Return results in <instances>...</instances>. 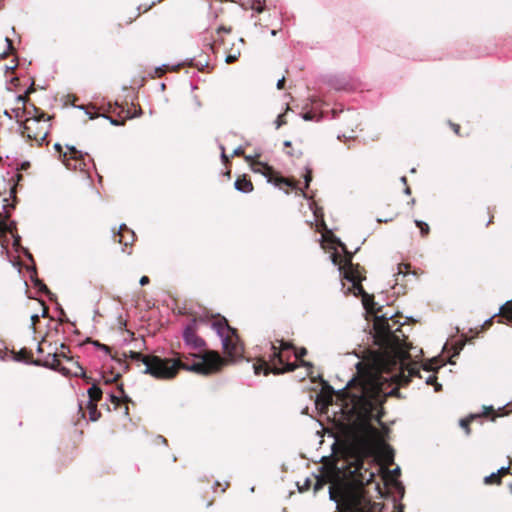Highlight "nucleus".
Segmentation results:
<instances>
[{"label": "nucleus", "instance_id": "a18cd8bd", "mask_svg": "<svg viewBox=\"0 0 512 512\" xmlns=\"http://www.w3.org/2000/svg\"><path fill=\"white\" fill-rule=\"evenodd\" d=\"M86 114L89 116L90 119H94V118L100 116L99 114H92L89 111H86Z\"/></svg>", "mask_w": 512, "mask_h": 512}, {"label": "nucleus", "instance_id": "c85d7f7f", "mask_svg": "<svg viewBox=\"0 0 512 512\" xmlns=\"http://www.w3.org/2000/svg\"><path fill=\"white\" fill-rule=\"evenodd\" d=\"M469 419H461L460 420V426L466 430V433L468 434L469 433V429H468V424H469Z\"/></svg>", "mask_w": 512, "mask_h": 512}, {"label": "nucleus", "instance_id": "4be33fe9", "mask_svg": "<svg viewBox=\"0 0 512 512\" xmlns=\"http://www.w3.org/2000/svg\"><path fill=\"white\" fill-rule=\"evenodd\" d=\"M437 363H438L437 359L430 360V362L424 366V370H426L428 372L437 370L438 368H440V365H438Z\"/></svg>", "mask_w": 512, "mask_h": 512}, {"label": "nucleus", "instance_id": "ea45409f", "mask_svg": "<svg viewBox=\"0 0 512 512\" xmlns=\"http://www.w3.org/2000/svg\"><path fill=\"white\" fill-rule=\"evenodd\" d=\"M509 470H510V467L507 466V467H501L500 469H498L497 472H498L499 475H501V474L509 472Z\"/></svg>", "mask_w": 512, "mask_h": 512}, {"label": "nucleus", "instance_id": "ddd939ff", "mask_svg": "<svg viewBox=\"0 0 512 512\" xmlns=\"http://www.w3.org/2000/svg\"><path fill=\"white\" fill-rule=\"evenodd\" d=\"M234 187L236 190L242 193H249L253 190L251 181L247 180L246 178H238L234 183Z\"/></svg>", "mask_w": 512, "mask_h": 512}, {"label": "nucleus", "instance_id": "5fc2aeb1", "mask_svg": "<svg viewBox=\"0 0 512 512\" xmlns=\"http://www.w3.org/2000/svg\"><path fill=\"white\" fill-rule=\"evenodd\" d=\"M37 351H38V353H42L43 352V349H42L41 345H38Z\"/></svg>", "mask_w": 512, "mask_h": 512}, {"label": "nucleus", "instance_id": "3c124183", "mask_svg": "<svg viewBox=\"0 0 512 512\" xmlns=\"http://www.w3.org/2000/svg\"><path fill=\"white\" fill-rule=\"evenodd\" d=\"M302 364L306 367H308V369L310 370L311 368V364L310 363H307V362H302Z\"/></svg>", "mask_w": 512, "mask_h": 512}, {"label": "nucleus", "instance_id": "2f4dec72", "mask_svg": "<svg viewBox=\"0 0 512 512\" xmlns=\"http://www.w3.org/2000/svg\"><path fill=\"white\" fill-rule=\"evenodd\" d=\"M407 268H408V266H407V265L399 264V265L397 266V270H398L397 274H398V275H400V274L405 275V272H404V270H403V269H405V270H406Z\"/></svg>", "mask_w": 512, "mask_h": 512}, {"label": "nucleus", "instance_id": "a211bd4d", "mask_svg": "<svg viewBox=\"0 0 512 512\" xmlns=\"http://www.w3.org/2000/svg\"><path fill=\"white\" fill-rule=\"evenodd\" d=\"M265 7V0H252L251 9L257 13H261Z\"/></svg>", "mask_w": 512, "mask_h": 512}, {"label": "nucleus", "instance_id": "dca6fc26", "mask_svg": "<svg viewBox=\"0 0 512 512\" xmlns=\"http://www.w3.org/2000/svg\"><path fill=\"white\" fill-rule=\"evenodd\" d=\"M240 54H241V51H240V49H239V48H236V49L232 48L231 52H230V53H228V54L226 55V57H225V61H226V63H232V62H234L235 60H237V59H238V57L240 56Z\"/></svg>", "mask_w": 512, "mask_h": 512}, {"label": "nucleus", "instance_id": "8fccbe9b", "mask_svg": "<svg viewBox=\"0 0 512 512\" xmlns=\"http://www.w3.org/2000/svg\"><path fill=\"white\" fill-rule=\"evenodd\" d=\"M54 147H55L56 150L61 151V145L60 144H55Z\"/></svg>", "mask_w": 512, "mask_h": 512}, {"label": "nucleus", "instance_id": "c756f323", "mask_svg": "<svg viewBox=\"0 0 512 512\" xmlns=\"http://www.w3.org/2000/svg\"><path fill=\"white\" fill-rule=\"evenodd\" d=\"M67 349V347L64 345V344H61V347H60V350H57L56 352L59 353V358L60 357H63V358H66V352L65 350Z\"/></svg>", "mask_w": 512, "mask_h": 512}, {"label": "nucleus", "instance_id": "bf43d9fd", "mask_svg": "<svg viewBox=\"0 0 512 512\" xmlns=\"http://www.w3.org/2000/svg\"><path fill=\"white\" fill-rule=\"evenodd\" d=\"M163 443H166V439L163 437H159Z\"/></svg>", "mask_w": 512, "mask_h": 512}, {"label": "nucleus", "instance_id": "0e129e2a", "mask_svg": "<svg viewBox=\"0 0 512 512\" xmlns=\"http://www.w3.org/2000/svg\"><path fill=\"white\" fill-rule=\"evenodd\" d=\"M240 44H243V39L238 40Z\"/></svg>", "mask_w": 512, "mask_h": 512}, {"label": "nucleus", "instance_id": "79ce46f5", "mask_svg": "<svg viewBox=\"0 0 512 512\" xmlns=\"http://www.w3.org/2000/svg\"><path fill=\"white\" fill-rule=\"evenodd\" d=\"M5 41L7 43L8 49L11 50L13 48L12 41L8 37L5 38Z\"/></svg>", "mask_w": 512, "mask_h": 512}, {"label": "nucleus", "instance_id": "4d7b16f0", "mask_svg": "<svg viewBox=\"0 0 512 512\" xmlns=\"http://www.w3.org/2000/svg\"><path fill=\"white\" fill-rule=\"evenodd\" d=\"M46 313H47V310L44 308L43 309V312H42V316L45 317L46 316Z\"/></svg>", "mask_w": 512, "mask_h": 512}, {"label": "nucleus", "instance_id": "bb28decb", "mask_svg": "<svg viewBox=\"0 0 512 512\" xmlns=\"http://www.w3.org/2000/svg\"><path fill=\"white\" fill-rule=\"evenodd\" d=\"M307 353L306 349L305 348H302L300 351H295L294 352V356L296 358V360H299L301 359L303 356H305Z\"/></svg>", "mask_w": 512, "mask_h": 512}, {"label": "nucleus", "instance_id": "1a4fd4ad", "mask_svg": "<svg viewBox=\"0 0 512 512\" xmlns=\"http://www.w3.org/2000/svg\"><path fill=\"white\" fill-rule=\"evenodd\" d=\"M197 321L192 319L190 323L183 330V339L186 344L191 349L202 351L205 346V341L197 336Z\"/></svg>", "mask_w": 512, "mask_h": 512}, {"label": "nucleus", "instance_id": "412c9836", "mask_svg": "<svg viewBox=\"0 0 512 512\" xmlns=\"http://www.w3.org/2000/svg\"><path fill=\"white\" fill-rule=\"evenodd\" d=\"M415 224L420 229L422 235H426L429 232V226L427 223L420 220H415Z\"/></svg>", "mask_w": 512, "mask_h": 512}, {"label": "nucleus", "instance_id": "f3484780", "mask_svg": "<svg viewBox=\"0 0 512 512\" xmlns=\"http://www.w3.org/2000/svg\"><path fill=\"white\" fill-rule=\"evenodd\" d=\"M88 409H89V414H90V420L96 421L100 415L97 412V405L95 403H92L91 401H88Z\"/></svg>", "mask_w": 512, "mask_h": 512}, {"label": "nucleus", "instance_id": "b1692460", "mask_svg": "<svg viewBox=\"0 0 512 512\" xmlns=\"http://www.w3.org/2000/svg\"><path fill=\"white\" fill-rule=\"evenodd\" d=\"M324 484H325V481L323 479L317 478L314 483V486H313L314 492H318L319 490H321L323 488Z\"/></svg>", "mask_w": 512, "mask_h": 512}, {"label": "nucleus", "instance_id": "e433bc0d", "mask_svg": "<svg viewBox=\"0 0 512 512\" xmlns=\"http://www.w3.org/2000/svg\"><path fill=\"white\" fill-rule=\"evenodd\" d=\"M242 154H243V149H242V147H237V148H236V149H234V151H233V155H235V156H240V155H242Z\"/></svg>", "mask_w": 512, "mask_h": 512}, {"label": "nucleus", "instance_id": "473e14b6", "mask_svg": "<svg viewBox=\"0 0 512 512\" xmlns=\"http://www.w3.org/2000/svg\"><path fill=\"white\" fill-rule=\"evenodd\" d=\"M275 123L276 128H280L285 123V121L283 120V115H279Z\"/></svg>", "mask_w": 512, "mask_h": 512}, {"label": "nucleus", "instance_id": "a878e982", "mask_svg": "<svg viewBox=\"0 0 512 512\" xmlns=\"http://www.w3.org/2000/svg\"><path fill=\"white\" fill-rule=\"evenodd\" d=\"M102 117L108 119L110 121V123L114 126H120V125H123L124 124V121H119L117 119H114V118H111L109 116H106V115H101Z\"/></svg>", "mask_w": 512, "mask_h": 512}, {"label": "nucleus", "instance_id": "680f3d73", "mask_svg": "<svg viewBox=\"0 0 512 512\" xmlns=\"http://www.w3.org/2000/svg\"><path fill=\"white\" fill-rule=\"evenodd\" d=\"M15 66H8L7 69H14Z\"/></svg>", "mask_w": 512, "mask_h": 512}, {"label": "nucleus", "instance_id": "f03ea898", "mask_svg": "<svg viewBox=\"0 0 512 512\" xmlns=\"http://www.w3.org/2000/svg\"><path fill=\"white\" fill-rule=\"evenodd\" d=\"M130 358L144 364L145 374L162 380L173 378L180 368L204 375L211 374L218 371L224 362L216 352L212 351H205L201 361L192 365L183 364L179 359H162L155 355H144L134 351L130 352Z\"/></svg>", "mask_w": 512, "mask_h": 512}, {"label": "nucleus", "instance_id": "7c9ffc66", "mask_svg": "<svg viewBox=\"0 0 512 512\" xmlns=\"http://www.w3.org/2000/svg\"><path fill=\"white\" fill-rule=\"evenodd\" d=\"M305 188H307L309 186V183L311 181V171L307 169V173L305 175Z\"/></svg>", "mask_w": 512, "mask_h": 512}, {"label": "nucleus", "instance_id": "052dcab7", "mask_svg": "<svg viewBox=\"0 0 512 512\" xmlns=\"http://www.w3.org/2000/svg\"><path fill=\"white\" fill-rule=\"evenodd\" d=\"M492 319H493L492 317H491V318H489V319L486 321V323H490V322L492 321Z\"/></svg>", "mask_w": 512, "mask_h": 512}, {"label": "nucleus", "instance_id": "49530a36", "mask_svg": "<svg viewBox=\"0 0 512 512\" xmlns=\"http://www.w3.org/2000/svg\"><path fill=\"white\" fill-rule=\"evenodd\" d=\"M4 114H5L6 116H8L10 119H12V118H13L12 113H11V110H10V111H7V110H6V111L4 112Z\"/></svg>", "mask_w": 512, "mask_h": 512}, {"label": "nucleus", "instance_id": "aec40b11", "mask_svg": "<svg viewBox=\"0 0 512 512\" xmlns=\"http://www.w3.org/2000/svg\"><path fill=\"white\" fill-rule=\"evenodd\" d=\"M500 481V475L498 472H493L484 478L486 484L498 483Z\"/></svg>", "mask_w": 512, "mask_h": 512}, {"label": "nucleus", "instance_id": "6ab92c4d", "mask_svg": "<svg viewBox=\"0 0 512 512\" xmlns=\"http://www.w3.org/2000/svg\"><path fill=\"white\" fill-rule=\"evenodd\" d=\"M436 379V376L434 374H431L425 379V383L427 385H434V390L437 392L441 390V385L436 382Z\"/></svg>", "mask_w": 512, "mask_h": 512}, {"label": "nucleus", "instance_id": "864d4df0", "mask_svg": "<svg viewBox=\"0 0 512 512\" xmlns=\"http://www.w3.org/2000/svg\"><path fill=\"white\" fill-rule=\"evenodd\" d=\"M406 181H407V179H406V177H405V176L401 177V183L406 184Z\"/></svg>", "mask_w": 512, "mask_h": 512}, {"label": "nucleus", "instance_id": "20e7f679", "mask_svg": "<svg viewBox=\"0 0 512 512\" xmlns=\"http://www.w3.org/2000/svg\"><path fill=\"white\" fill-rule=\"evenodd\" d=\"M331 260L334 265H338L339 273L342 277V290L344 294L353 293L355 296L362 295V302L369 313H374V301L372 296L366 294L361 285L364 276L358 265L351 262V254L342 259L336 253L331 254Z\"/></svg>", "mask_w": 512, "mask_h": 512}, {"label": "nucleus", "instance_id": "f257e3e1", "mask_svg": "<svg viewBox=\"0 0 512 512\" xmlns=\"http://www.w3.org/2000/svg\"><path fill=\"white\" fill-rule=\"evenodd\" d=\"M392 316H375V341L379 350L371 354L362 369L356 364L359 377L352 378L343 392L340 412L342 420L355 441L365 447H384L388 428L381 422L382 403L392 393L391 385L406 384L419 376L420 367L412 360L410 350L399 328L393 329Z\"/></svg>", "mask_w": 512, "mask_h": 512}, {"label": "nucleus", "instance_id": "72a5a7b5", "mask_svg": "<svg viewBox=\"0 0 512 512\" xmlns=\"http://www.w3.org/2000/svg\"><path fill=\"white\" fill-rule=\"evenodd\" d=\"M219 147H220V149H221V158H222L223 162H227V161H228V157H227V155L225 154V148H224V146L221 144Z\"/></svg>", "mask_w": 512, "mask_h": 512}, {"label": "nucleus", "instance_id": "4c0bfd02", "mask_svg": "<svg viewBox=\"0 0 512 512\" xmlns=\"http://www.w3.org/2000/svg\"><path fill=\"white\" fill-rule=\"evenodd\" d=\"M36 285L38 286L39 290H41V291H48V289H47V287H46V285H45V284H43V283H41V282L37 281V282H36Z\"/></svg>", "mask_w": 512, "mask_h": 512}, {"label": "nucleus", "instance_id": "6e6552de", "mask_svg": "<svg viewBox=\"0 0 512 512\" xmlns=\"http://www.w3.org/2000/svg\"><path fill=\"white\" fill-rule=\"evenodd\" d=\"M68 152L63 153L62 162L71 170L84 171L87 169L89 157L73 146H67Z\"/></svg>", "mask_w": 512, "mask_h": 512}, {"label": "nucleus", "instance_id": "09e8293b", "mask_svg": "<svg viewBox=\"0 0 512 512\" xmlns=\"http://www.w3.org/2000/svg\"><path fill=\"white\" fill-rule=\"evenodd\" d=\"M404 192H405V194L409 195L411 193V190L409 187H406Z\"/></svg>", "mask_w": 512, "mask_h": 512}, {"label": "nucleus", "instance_id": "f8f14e48", "mask_svg": "<svg viewBox=\"0 0 512 512\" xmlns=\"http://www.w3.org/2000/svg\"><path fill=\"white\" fill-rule=\"evenodd\" d=\"M119 242L127 246L134 241V232L130 230L125 224H122L118 232Z\"/></svg>", "mask_w": 512, "mask_h": 512}, {"label": "nucleus", "instance_id": "cd10ccee", "mask_svg": "<svg viewBox=\"0 0 512 512\" xmlns=\"http://www.w3.org/2000/svg\"><path fill=\"white\" fill-rule=\"evenodd\" d=\"M40 316L38 314H33L31 316V327L33 330H35V325L39 321Z\"/></svg>", "mask_w": 512, "mask_h": 512}, {"label": "nucleus", "instance_id": "c9c22d12", "mask_svg": "<svg viewBox=\"0 0 512 512\" xmlns=\"http://www.w3.org/2000/svg\"><path fill=\"white\" fill-rule=\"evenodd\" d=\"M284 83H285V78H284V77H282V78H281V79H279V80H278V82H277V85H276V86H277V88H278V89H282V88L284 87Z\"/></svg>", "mask_w": 512, "mask_h": 512}, {"label": "nucleus", "instance_id": "f704fd0d", "mask_svg": "<svg viewBox=\"0 0 512 512\" xmlns=\"http://www.w3.org/2000/svg\"><path fill=\"white\" fill-rule=\"evenodd\" d=\"M74 375L75 376H84L85 375V371L83 370L82 367L77 366V371L74 372Z\"/></svg>", "mask_w": 512, "mask_h": 512}, {"label": "nucleus", "instance_id": "58836bf2", "mask_svg": "<svg viewBox=\"0 0 512 512\" xmlns=\"http://www.w3.org/2000/svg\"><path fill=\"white\" fill-rule=\"evenodd\" d=\"M110 399L116 405H118L120 403V398L115 396V395H113V394L110 395Z\"/></svg>", "mask_w": 512, "mask_h": 512}, {"label": "nucleus", "instance_id": "13d9d810", "mask_svg": "<svg viewBox=\"0 0 512 512\" xmlns=\"http://www.w3.org/2000/svg\"><path fill=\"white\" fill-rule=\"evenodd\" d=\"M276 33H277V32H276V30H272V31H271V35H273V36H275V35H276Z\"/></svg>", "mask_w": 512, "mask_h": 512}, {"label": "nucleus", "instance_id": "6e6d98bb", "mask_svg": "<svg viewBox=\"0 0 512 512\" xmlns=\"http://www.w3.org/2000/svg\"><path fill=\"white\" fill-rule=\"evenodd\" d=\"M263 167H264L266 170H268V171H270V170H271V168H270L269 166H267L266 164H263Z\"/></svg>", "mask_w": 512, "mask_h": 512}, {"label": "nucleus", "instance_id": "5701e85b", "mask_svg": "<svg viewBox=\"0 0 512 512\" xmlns=\"http://www.w3.org/2000/svg\"><path fill=\"white\" fill-rule=\"evenodd\" d=\"M274 184L276 186H280L282 184H284L287 187H292L293 186V184H292V182L290 180H288L286 178H283V177H276L275 181H274Z\"/></svg>", "mask_w": 512, "mask_h": 512}, {"label": "nucleus", "instance_id": "603ef678", "mask_svg": "<svg viewBox=\"0 0 512 512\" xmlns=\"http://www.w3.org/2000/svg\"><path fill=\"white\" fill-rule=\"evenodd\" d=\"M339 244H340V246L342 247V250L345 252V254H348V252L346 251V248H345L344 244H342V243H339Z\"/></svg>", "mask_w": 512, "mask_h": 512}, {"label": "nucleus", "instance_id": "2eb2a0df", "mask_svg": "<svg viewBox=\"0 0 512 512\" xmlns=\"http://www.w3.org/2000/svg\"><path fill=\"white\" fill-rule=\"evenodd\" d=\"M88 395H89V400L88 401H91L92 403H95L96 401H98L101 398L102 391H101V389L98 386L92 385L88 389Z\"/></svg>", "mask_w": 512, "mask_h": 512}, {"label": "nucleus", "instance_id": "c03bdc74", "mask_svg": "<svg viewBox=\"0 0 512 512\" xmlns=\"http://www.w3.org/2000/svg\"><path fill=\"white\" fill-rule=\"evenodd\" d=\"M33 90H34V88H33V83H32L31 86L26 90V92L23 96L27 97V95L30 94Z\"/></svg>", "mask_w": 512, "mask_h": 512}, {"label": "nucleus", "instance_id": "423d86ee", "mask_svg": "<svg viewBox=\"0 0 512 512\" xmlns=\"http://www.w3.org/2000/svg\"><path fill=\"white\" fill-rule=\"evenodd\" d=\"M212 327L221 340L224 352L232 358L240 357L243 347L236 330L231 328L225 319L213 322Z\"/></svg>", "mask_w": 512, "mask_h": 512}, {"label": "nucleus", "instance_id": "393cba45", "mask_svg": "<svg viewBox=\"0 0 512 512\" xmlns=\"http://www.w3.org/2000/svg\"><path fill=\"white\" fill-rule=\"evenodd\" d=\"M311 480L309 478H306L302 485L298 484V489L300 492L306 491L310 488Z\"/></svg>", "mask_w": 512, "mask_h": 512}, {"label": "nucleus", "instance_id": "de8ad7c7", "mask_svg": "<svg viewBox=\"0 0 512 512\" xmlns=\"http://www.w3.org/2000/svg\"><path fill=\"white\" fill-rule=\"evenodd\" d=\"M453 129L456 133H458V130H459V125H456V124H453Z\"/></svg>", "mask_w": 512, "mask_h": 512}, {"label": "nucleus", "instance_id": "e2e57ef3", "mask_svg": "<svg viewBox=\"0 0 512 512\" xmlns=\"http://www.w3.org/2000/svg\"><path fill=\"white\" fill-rule=\"evenodd\" d=\"M285 145H286V146H289V145H290V142H289V141H286V142H285Z\"/></svg>", "mask_w": 512, "mask_h": 512}, {"label": "nucleus", "instance_id": "9b49d317", "mask_svg": "<svg viewBox=\"0 0 512 512\" xmlns=\"http://www.w3.org/2000/svg\"><path fill=\"white\" fill-rule=\"evenodd\" d=\"M321 104H322V101L318 97L310 96L307 99V102L303 106V110H305V112L302 114V118L305 121H317V122L320 121L322 116L320 114H317L316 112H314L312 110V108H313V106L319 107V106H321Z\"/></svg>", "mask_w": 512, "mask_h": 512}, {"label": "nucleus", "instance_id": "37998d69", "mask_svg": "<svg viewBox=\"0 0 512 512\" xmlns=\"http://www.w3.org/2000/svg\"><path fill=\"white\" fill-rule=\"evenodd\" d=\"M400 474V468L397 467L392 471V476L397 477Z\"/></svg>", "mask_w": 512, "mask_h": 512}, {"label": "nucleus", "instance_id": "39448f33", "mask_svg": "<svg viewBox=\"0 0 512 512\" xmlns=\"http://www.w3.org/2000/svg\"><path fill=\"white\" fill-rule=\"evenodd\" d=\"M278 342L279 347H277L275 344L271 346V350L273 352L270 355L269 363L263 360L253 365L255 374L258 375L261 372H263L265 375H267L269 372L279 374L287 371H293L295 369L296 365L288 362V353L293 349V346L283 340Z\"/></svg>", "mask_w": 512, "mask_h": 512}, {"label": "nucleus", "instance_id": "0eeeda50", "mask_svg": "<svg viewBox=\"0 0 512 512\" xmlns=\"http://www.w3.org/2000/svg\"><path fill=\"white\" fill-rule=\"evenodd\" d=\"M47 121L48 119H44L43 113H34L24 120L23 133H25L28 138L44 140L48 135L49 125Z\"/></svg>", "mask_w": 512, "mask_h": 512}, {"label": "nucleus", "instance_id": "7ed1b4c3", "mask_svg": "<svg viewBox=\"0 0 512 512\" xmlns=\"http://www.w3.org/2000/svg\"><path fill=\"white\" fill-rule=\"evenodd\" d=\"M329 498L334 501L335 512H375L379 504L372 503L362 485L349 481H336L329 488Z\"/></svg>", "mask_w": 512, "mask_h": 512}, {"label": "nucleus", "instance_id": "a19ab883", "mask_svg": "<svg viewBox=\"0 0 512 512\" xmlns=\"http://www.w3.org/2000/svg\"><path fill=\"white\" fill-rule=\"evenodd\" d=\"M148 283H149V278L147 276L141 277V279H140V284L141 285H146Z\"/></svg>", "mask_w": 512, "mask_h": 512}, {"label": "nucleus", "instance_id": "9d476101", "mask_svg": "<svg viewBox=\"0 0 512 512\" xmlns=\"http://www.w3.org/2000/svg\"><path fill=\"white\" fill-rule=\"evenodd\" d=\"M11 113L13 118L24 124V120L34 113H38V110L34 105H26V96H17L15 105L11 108Z\"/></svg>", "mask_w": 512, "mask_h": 512}, {"label": "nucleus", "instance_id": "4468645a", "mask_svg": "<svg viewBox=\"0 0 512 512\" xmlns=\"http://www.w3.org/2000/svg\"><path fill=\"white\" fill-rule=\"evenodd\" d=\"M44 365L52 369H60L59 353H49L45 359Z\"/></svg>", "mask_w": 512, "mask_h": 512}]
</instances>
